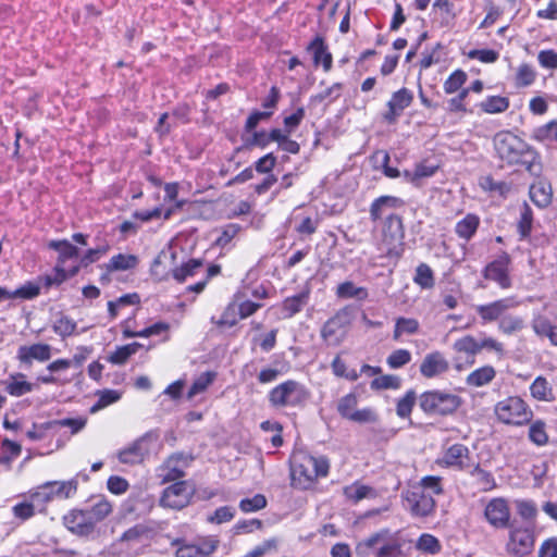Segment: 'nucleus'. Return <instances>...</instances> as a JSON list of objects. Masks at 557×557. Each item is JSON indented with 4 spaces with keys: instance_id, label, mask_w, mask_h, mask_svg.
<instances>
[{
    "instance_id": "nucleus-1",
    "label": "nucleus",
    "mask_w": 557,
    "mask_h": 557,
    "mask_svg": "<svg viewBox=\"0 0 557 557\" xmlns=\"http://www.w3.org/2000/svg\"><path fill=\"white\" fill-rule=\"evenodd\" d=\"M405 208V201L395 196H381L370 205V219L379 222L380 235L376 238L377 249L387 256L397 252L404 244L405 227L400 211Z\"/></svg>"
},
{
    "instance_id": "nucleus-52",
    "label": "nucleus",
    "mask_w": 557,
    "mask_h": 557,
    "mask_svg": "<svg viewBox=\"0 0 557 557\" xmlns=\"http://www.w3.org/2000/svg\"><path fill=\"white\" fill-rule=\"evenodd\" d=\"M453 348L457 352H463L467 355H476L479 354V345L478 341L472 335H466L459 339H457Z\"/></svg>"
},
{
    "instance_id": "nucleus-64",
    "label": "nucleus",
    "mask_w": 557,
    "mask_h": 557,
    "mask_svg": "<svg viewBox=\"0 0 557 557\" xmlns=\"http://www.w3.org/2000/svg\"><path fill=\"white\" fill-rule=\"evenodd\" d=\"M529 437L539 446L545 445L548 441V436L545 431V423L542 421H535L532 423L529 429Z\"/></svg>"
},
{
    "instance_id": "nucleus-24",
    "label": "nucleus",
    "mask_w": 557,
    "mask_h": 557,
    "mask_svg": "<svg viewBox=\"0 0 557 557\" xmlns=\"http://www.w3.org/2000/svg\"><path fill=\"white\" fill-rule=\"evenodd\" d=\"M79 272V265H72L69 269L65 267L54 265L52 273L46 274L40 277V282H42L44 287L47 289L52 286H60L66 280L77 275Z\"/></svg>"
},
{
    "instance_id": "nucleus-12",
    "label": "nucleus",
    "mask_w": 557,
    "mask_h": 557,
    "mask_svg": "<svg viewBox=\"0 0 557 557\" xmlns=\"http://www.w3.org/2000/svg\"><path fill=\"white\" fill-rule=\"evenodd\" d=\"M404 498L413 517H429L434 512L436 507V503L432 494L426 493L421 488H417L416 486L412 487V490L407 491L404 494Z\"/></svg>"
},
{
    "instance_id": "nucleus-4",
    "label": "nucleus",
    "mask_w": 557,
    "mask_h": 557,
    "mask_svg": "<svg viewBox=\"0 0 557 557\" xmlns=\"http://www.w3.org/2000/svg\"><path fill=\"white\" fill-rule=\"evenodd\" d=\"M310 394L306 386L297 381L288 380L269 392V403L274 408L302 407Z\"/></svg>"
},
{
    "instance_id": "nucleus-16",
    "label": "nucleus",
    "mask_w": 557,
    "mask_h": 557,
    "mask_svg": "<svg viewBox=\"0 0 557 557\" xmlns=\"http://www.w3.org/2000/svg\"><path fill=\"white\" fill-rule=\"evenodd\" d=\"M51 351L52 347L49 344L36 343L33 345H23L17 349L16 359L21 364L30 367L34 361H48L52 356Z\"/></svg>"
},
{
    "instance_id": "nucleus-35",
    "label": "nucleus",
    "mask_w": 557,
    "mask_h": 557,
    "mask_svg": "<svg viewBox=\"0 0 557 557\" xmlns=\"http://www.w3.org/2000/svg\"><path fill=\"white\" fill-rule=\"evenodd\" d=\"M531 138L539 143L557 141V120H553L532 131Z\"/></svg>"
},
{
    "instance_id": "nucleus-33",
    "label": "nucleus",
    "mask_w": 557,
    "mask_h": 557,
    "mask_svg": "<svg viewBox=\"0 0 557 557\" xmlns=\"http://www.w3.org/2000/svg\"><path fill=\"white\" fill-rule=\"evenodd\" d=\"M496 376V371L492 366H484L472 371L466 379L469 386L482 387L491 383Z\"/></svg>"
},
{
    "instance_id": "nucleus-46",
    "label": "nucleus",
    "mask_w": 557,
    "mask_h": 557,
    "mask_svg": "<svg viewBox=\"0 0 557 557\" xmlns=\"http://www.w3.org/2000/svg\"><path fill=\"white\" fill-rule=\"evenodd\" d=\"M416 392L412 389L407 391L404 397H401L397 401L396 413L398 417L405 419L409 418L412 411V408L417 401Z\"/></svg>"
},
{
    "instance_id": "nucleus-40",
    "label": "nucleus",
    "mask_w": 557,
    "mask_h": 557,
    "mask_svg": "<svg viewBox=\"0 0 557 557\" xmlns=\"http://www.w3.org/2000/svg\"><path fill=\"white\" fill-rule=\"evenodd\" d=\"M413 282L423 289H431L435 285L433 270L426 263H420L416 269Z\"/></svg>"
},
{
    "instance_id": "nucleus-5",
    "label": "nucleus",
    "mask_w": 557,
    "mask_h": 557,
    "mask_svg": "<svg viewBox=\"0 0 557 557\" xmlns=\"http://www.w3.org/2000/svg\"><path fill=\"white\" fill-rule=\"evenodd\" d=\"M400 531L391 532L388 529H382L357 545V550L364 554L366 549H371L381 545L376 552V557H399L401 556L403 543L399 537Z\"/></svg>"
},
{
    "instance_id": "nucleus-43",
    "label": "nucleus",
    "mask_w": 557,
    "mask_h": 557,
    "mask_svg": "<svg viewBox=\"0 0 557 557\" xmlns=\"http://www.w3.org/2000/svg\"><path fill=\"white\" fill-rule=\"evenodd\" d=\"M358 406V397L354 393H349L338 399L337 412L344 419L350 420Z\"/></svg>"
},
{
    "instance_id": "nucleus-19",
    "label": "nucleus",
    "mask_w": 557,
    "mask_h": 557,
    "mask_svg": "<svg viewBox=\"0 0 557 557\" xmlns=\"http://www.w3.org/2000/svg\"><path fill=\"white\" fill-rule=\"evenodd\" d=\"M148 436L144 435L117 453V459L124 465H137L144 461L149 453Z\"/></svg>"
},
{
    "instance_id": "nucleus-21",
    "label": "nucleus",
    "mask_w": 557,
    "mask_h": 557,
    "mask_svg": "<svg viewBox=\"0 0 557 557\" xmlns=\"http://www.w3.org/2000/svg\"><path fill=\"white\" fill-rule=\"evenodd\" d=\"M63 523L69 531L81 536H87L95 530L84 510L70 511L63 517Z\"/></svg>"
},
{
    "instance_id": "nucleus-51",
    "label": "nucleus",
    "mask_w": 557,
    "mask_h": 557,
    "mask_svg": "<svg viewBox=\"0 0 557 557\" xmlns=\"http://www.w3.org/2000/svg\"><path fill=\"white\" fill-rule=\"evenodd\" d=\"M202 263L199 260L191 259L186 263L182 264L180 268H176L173 271V277L182 283L187 277L194 276L199 268H201Z\"/></svg>"
},
{
    "instance_id": "nucleus-27",
    "label": "nucleus",
    "mask_w": 557,
    "mask_h": 557,
    "mask_svg": "<svg viewBox=\"0 0 557 557\" xmlns=\"http://www.w3.org/2000/svg\"><path fill=\"white\" fill-rule=\"evenodd\" d=\"M310 297V289L306 288L299 294L287 297L282 302V313L284 319H289L300 312L308 304Z\"/></svg>"
},
{
    "instance_id": "nucleus-61",
    "label": "nucleus",
    "mask_w": 557,
    "mask_h": 557,
    "mask_svg": "<svg viewBox=\"0 0 557 557\" xmlns=\"http://www.w3.org/2000/svg\"><path fill=\"white\" fill-rule=\"evenodd\" d=\"M331 366L336 376L345 377L349 381H356L360 376V373L356 370H347L345 362L338 356L334 358Z\"/></svg>"
},
{
    "instance_id": "nucleus-39",
    "label": "nucleus",
    "mask_w": 557,
    "mask_h": 557,
    "mask_svg": "<svg viewBox=\"0 0 557 557\" xmlns=\"http://www.w3.org/2000/svg\"><path fill=\"white\" fill-rule=\"evenodd\" d=\"M480 108L488 114L503 113L509 108V99L502 96H490L480 103Z\"/></svg>"
},
{
    "instance_id": "nucleus-62",
    "label": "nucleus",
    "mask_w": 557,
    "mask_h": 557,
    "mask_svg": "<svg viewBox=\"0 0 557 557\" xmlns=\"http://www.w3.org/2000/svg\"><path fill=\"white\" fill-rule=\"evenodd\" d=\"M411 360V354L407 349H397L394 350L388 357H387V364L392 369H399L407 363H409Z\"/></svg>"
},
{
    "instance_id": "nucleus-58",
    "label": "nucleus",
    "mask_w": 557,
    "mask_h": 557,
    "mask_svg": "<svg viewBox=\"0 0 557 557\" xmlns=\"http://www.w3.org/2000/svg\"><path fill=\"white\" fill-rule=\"evenodd\" d=\"M401 380L397 375L386 374L375 377L371 382L372 389H397L400 387Z\"/></svg>"
},
{
    "instance_id": "nucleus-48",
    "label": "nucleus",
    "mask_w": 557,
    "mask_h": 557,
    "mask_svg": "<svg viewBox=\"0 0 557 557\" xmlns=\"http://www.w3.org/2000/svg\"><path fill=\"white\" fill-rule=\"evenodd\" d=\"M280 541L276 537L264 540L259 545L255 546L244 557H263L265 555L275 553L277 550Z\"/></svg>"
},
{
    "instance_id": "nucleus-17",
    "label": "nucleus",
    "mask_w": 557,
    "mask_h": 557,
    "mask_svg": "<svg viewBox=\"0 0 557 557\" xmlns=\"http://www.w3.org/2000/svg\"><path fill=\"white\" fill-rule=\"evenodd\" d=\"M484 516L493 527L498 529L507 528L510 519V509L507 500L502 497L491 499L485 507Z\"/></svg>"
},
{
    "instance_id": "nucleus-3",
    "label": "nucleus",
    "mask_w": 557,
    "mask_h": 557,
    "mask_svg": "<svg viewBox=\"0 0 557 557\" xmlns=\"http://www.w3.org/2000/svg\"><path fill=\"white\" fill-rule=\"evenodd\" d=\"M418 404L428 416H448L460 407L461 398L447 391L431 389L418 397Z\"/></svg>"
},
{
    "instance_id": "nucleus-26",
    "label": "nucleus",
    "mask_w": 557,
    "mask_h": 557,
    "mask_svg": "<svg viewBox=\"0 0 557 557\" xmlns=\"http://www.w3.org/2000/svg\"><path fill=\"white\" fill-rule=\"evenodd\" d=\"M308 50L312 53L315 65L322 64L325 72L331 70L333 58L322 37L317 36L308 46Z\"/></svg>"
},
{
    "instance_id": "nucleus-7",
    "label": "nucleus",
    "mask_w": 557,
    "mask_h": 557,
    "mask_svg": "<svg viewBox=\"0 0 557 557\" xmlns=\"http://www.w3.org/2000/svg\"><path fill=\"white\" fill-rule=\"evenodd\" d=\"M497 419L505 424L523 425L532 420L533 412L528 404L518 396H510L495 406Z\"/></svg>"
},
{
    "instance_id": "nucleus-47",
    "label": "nucleus",
    "mask_w": 557,
    "mask_h": 557,
    "mask_svg": "<svg viewBox=\"0 0 557 557\" xmlns=\"http://www.w3.org/2000/svg\"><path fill=\"white\" fill-rule=\"evenodd\" d=\"M140 347L138 343H132L117 347L109 357V361L114 364H123L131 356L135 355Z\"/></svg>"
},
{
    "instance_id": "nucleus-25",
    "label": "nucleus",
    "mask_w": 557,
    "mask_h": 557,
    "mask_svg": "<svg viewBox=\"0 0 557 557\" xmlns=\"http://www.w3.org/2000/svg\"><path fill=\"white\" fill-rule=\"evenodd\" d=\"M48 248L58 252L55 264L59 267H65L69 261H74L78 258V248L66 239L50 240Z\"/></svg>"
},
{
    "instance_id": "nucleus-42",
    "label": "nucleus",
    "mask_w": 557,
    "mask_h": 557,
    "mask_svg": "<svg viewBox=\"0 0 557 557\" xmlns=\"http://www.w3.org/2000/svg\"><path fill=\"white\" fill-rule=\"evenodd\" d=\"M137 263L138 259L136 256L119 253L110 259L107 267L109 271H125L134 269Z\"/></svg>"
},
{
    "instance_id": "nucleus-37",
    "label": "nucleus",
    "mask_w": 557,
    "mask_h": 557,
    "mask_svg": "<svg viewBox=\"0 0 557 557\" xmlns=\"http://www.w3.org/2000/svg\"><path fill=\"white\" fill-rule=\"evenodd\" d=\"M345 497L354 503H358L368 497H374L375 492L372 487L355 482L343 490Z\"/></svg>"
},
{
    "instance_id": "nucleus-34",
    "label": "nucleus",
    "mask_w": 557,
    "mask_h": 557,
    "mask_svg": "<svg viewBox=\"0 0 557 557\" xmlns=\"http://www.w3.org/2000/svg\"><path fill=\"white\" fill-rule=\"evenodd\" d=\"M533 398L540 401H553L555 399L553 388L544 376H537L530 386Z\"/></svg>"
},
{
    "instance_id": "nucleus-2",
    "label": "nucleus",
    "mask_w": 557,
    "mask_h": 557,
    "mask_svg": "<svg viewBox=\"0 0 557 557\" xmlns=\"http://www.w3.org/2000/svg\"><path fill=\"white\" fill-rule=\"evenodd\" d=\"M497 157L509 165L519 164L535 176L542 172L540 153L525 140L509 131L497 133L493 138Z\"/></svg>"
},
{
    "instance_id": "nucleus-23",
    "label": "nucleus",
    "mask_w": 557,
    "mask_h": 557,
    "mask_svg": "<svg viewBox=\"0 0 557 557\" xmlns=\"http://www.w3.org/2000/svg\"><path fill=\"white\" fill-rule=\"evenodd\" d=\"M25 374L14 372L2 382L4 391L13 397H21L34 391V384L25 380Z\"/></svg>"
},
{
    "instance_id": "nucleus-44",
    "label": "nucleus",
    "mask_w": 557,
    "mask_h": 557,
    "mask_svg": "<svg viewBox=\"0 0 557 557\" xmlns=\"http://www.w3.org/2000/svg\"><path fill=\"white\" fill-rule=\"evenodd\" d=\"M419 331V322L412 318H398L395 323L393 338L398 341L403 334H416Z\"/></svg>"
},
{
    "instance_id": "nucleus-31",
    "label": "nucleus",
    "mask_w": 557,
    "mask_h": 557,
    "mask_svg": "<svg viewBox=\"0 0 557 557\" xmlns=\"http://www.w3.org/2000/svg\"><path fill=\"white\" fill-rule=\"evenodd\" d=\"M1 295L0 300H7V299H33L37 297L40 293V288L37 284L27 282L20 288H16L14 290H9L2 286H0Z\"/></svg>"
},
{
    "instance_id": "nucleus-49",
    "label": "nucleus",
    "mask_w": 557,
    "mask_h": 557,
    "mask_svg": "<svg viewBox=\"0 0 557 557\" xmlns=\"http://www.w3.org/2000/svg\"><path fill=\"white\" fill-rule=\"evenodd\" d=\"M238 318L237 304L232 302L225 308L219 320L212 318L211 321L221 327H232L237 323Z\"/></svg>"
},
{
    "instance_id": "nucleus-15",
    "label": "nucleus",
    "mask_w": 557,
    "mask_h": 557,
    "mask_svg": "<svg viewBox=\"0 0 557 557\" xmlns=\"http://www.w3.org/2000/svg\"><path fill=\"white\" fill-rule=\"evenodd\" d=\"M412 101L413 92L408 88L404 87L393 92L387 102V110L383 114V120L388 124L396 123L404 110L411 106Z\"/></svg>"
},
{
    "instance_id": "nucleus-20",
    "label": "nucleus",
    "mask_w": 557,
    "mask_h": 557,
    "mask_svg": "<svg viewBox=\"0 0 557 557\" xmlns=\"http://www.w3.org/2000/svg\"><path fill=\"white\" fill-rule=\"evenodd\" d=\"M157 475L161 483L177 482L185 475L183 459L181 456L173 455L168 458L157 470Z\"/></svg>"
},
{
    "instance_id": "nucleus-57",
    "label": "nucleus",
    "mask_w": 557,
    "mask_h": 557,
    "mask_svg": "<svg viewBox=\"0 0 557 557\" xmlns=\"http://www.w3.org/2000/svg\"><path fill=\"white\" fill-rule=\"evenodd\" d=\"M467 81V74L462 70L454 71L444 83L446 94L458 91Z\"/></svg>"
},
{
    "instance_id": "nucleus-53",
    "label": "nucleus",
    "mask_w": 557,
    "mask_h": 557,
    "mask_svg": "<svg viewBox=\"0 0 557 557\" xmlns=\"http://www.w3.org/2000/svg\"><path fill=\"white\" fill-rule=\"evenodd\" d=\"M417 488H421L426 493L433 495H442L444 493V488L442 485V478L435 475H426L420 480L419 486Z\"/></svg>"
},
{
    "instance_id": "nucleus-63",
    "label": "nucleus",
    "mask_w": 557,
    "mask_h": 557,
    "mask_svg": "<svg viewBox=\"0 0 557 557\" xmlns=\"http://www.w3.org/2000/svg\"><path fill=\"white\" fill-rule=\"evenodd\" d=\"M172 545L177 546L175 557H198L202 553L198 546L185 544L182 539L173 540Z\"/></svg>"
},
{
    "instance_id": "nucleus-18",
    "label": "nucleus",
    "mask_w": 557,
    "mask_h": 557,
    "mask_svg": "<svg viewBox=\"0 0 557 557\" xmlns=\"http://www.w3.org/2000/svg\"><path fill=\"white\" fill-rule=\"evenodd\" d=\"M449 370V362L441 351L428 354L421 364L420 373L426 379H433L445 374Z\"/></svg>"
},
{
    "instance_id": "nucleus-11",
    "label": "nucleus",
    "mask_w": 557,
    "mask_h": 557,
    "mask_svg": "<svg viewBox=\"0 0 557 557\" xmlns=\"http://www.w3.org/2000/svg\"><path fill=\"white\" fill-rule=\"evenodd\" d=\"M520 301L515 296L500 298L484 305H476L475 312L481 319L482 324L497 322L499 323L507 310L517 308Z\"/></svg>"
},
{
    "instance_id": "nucleus-50",
    "label": "nucleus",
    "mask_w": 557,
    "mask_h": 557,
    "mask_svg": "<svg viewBox=\"0 0 557 557\" xmlns=\"http://www.w3.org/2000/svg\"><path fill=\"white\" fill-rule=\"evenodd\" d=\"M308 465L311 467L313 476L317 480L318 478H325L330 471V461L324 456H310L307 455Z\"/></svg>"
},
{
    "instance_id": "nucleus-10",
    "label": "nucleus",
    "mask_w": 557,
    "mask_h": 557,
    "mask_svg": "<svg viewBox=\"0 0 557 557\" xmlns=\"http://www.w3.org/2000/svg\"><path fill=\"white\" fill-rule=\"evenodd\" d=\"M510 263V256L507 252H503L484 267L482 275L485 280L496 283L502 289H508L512 285L509 269Z\"/></svg>"
},
{
    "instance_id": "nucleus-28",
    "label": "nucleus",
    "mask_w": 557,
    "mask_h": 557,
    "mask_svg": "<svg viewBox=\"0 0 557 557\" xmlns=\"http://www.w3.org/2000/svg\"><path fill=\"white\" fill-rule=\"evenodd\" d=\"M89 521L92 522V528L95 529L96 524L106 519L112 512L111 503L106 499L103 496H98L95 498L94 504L84 509Z\"/></svg>"
},
{
    "instance_id": "nucleus-56",
    "label": "nucleus",
    "mask_w": 557,
    "mask_h": 557,
    "mask_svg": "<svg viewBox=\"0 0 557 557\" xmlns=\"http://www.w3.org/2000/svg\"><path fill=\"white\" fill-rule=\"evenodd\" d=\"M535 77H536V73H535L534 69L531 65L523 63L517 70L516 86L517 87L530 86L535 81Z\"/></svg>"
},
{
    "instance_id": "nucleus-30",
    "label": "nucleus",
    "mask_w": 557,
    "mask_h": 557,
    "mask_svg": "<svg viewBox=\"0 0 557 557\" xmlns=\"http://www.w3.org/2000/svg\"><path fill=\"white\" fill-rule=\"evenodd\" d=\"M529 193L531 200L540 208H546L552 202V186L547 182L539 181L532 184Z\"/></svg>"
},
{
    "instance_id": "nucleus-38",
    "label": "nucleus",
    "mask_w": 557,
    "mask_h": 557,
    "mask_svg": "<svg viewBox=\"0 0 557 557\" xmlns=\"http://www.w3.org/2000/svg\"><path fill=\"white\" fill-rule=\"evenodd\" d=\"M140 302V297L137 293L126 294L108 302V313L111 320H114L120 310L127 306H135Z\"/></svg>"
},
{
    "instance_id": "nucleus-59",
    "label": "nucleus",
    "mask_w": 557,
    "mask_h": 557,
    "mask_svg": "<svg viewBox=\"0 0 557 557\" xmlns=\"http://www.w3.org/2000/svg\"><path fill=\"white\" fill-rule=\"evenodd\" d=\"M532 210L527 203H524L521 209L520 220L518 223V231L522 238H525L530 235L532 228Z\"/></svg>"
},
{
    "instance_id": "nucleus-60",
    "label": "nucleus",
    "mask_w": 557,
    "mask_h": 557,
    "mask_svg": "<svg viewBox=\"0 0 557 557\" xmlns=\"http://www.w3.org/2000/svg\"><path fill=\"white\" fill-rule=\"evenodd\" d=\"M343 85L341 83H335L325 90L311 96V102L320 103L326 99H330V102L335 101L342 95Z\"/></svg>"
},
{
    "instance_id": "nucleus-6",
    "label": "nucleus",
    "mask_w": 557,
    "mask_h": 557,
    "mask_svg": "<svg viewBox=\"0 0 557 557\" xmlns=\"http://www.w3.org/2000/svg\"><path fill=\"white\" fill-rule=\"evenodd\" d=\"M78 482L76 479L69 481H50L36 487L29 495L37 508L41 510L53 499H66L77 492Z\"/></svg>"
},
{
    "instance_id": "nucleus-14",
    "label": "nucleus",
    "mask_w": 557,
    "mask_h": 557,
    "mask_svg": "<svg viewBox=\"0 0 557 557\" xmlns=\"http://www.w3.org/2000/svg\"><path fill=\"white\" fill-rule=\"evenodd\" d=\"M348 324V313L339 311L329 319L321 330V336L329 346H337L343 342L345 326Z\"/></svg>"
},
{
    "instance_id": "nucleus-32",
    "label": "nucleus",
    "mask_w": 557,
    "mask_h": 557,
    "mask_svg": "<svg viewBox=\"0 0 557 557\" xmlns=\"http://www.w3.org/2000/svg\"><path fill=\"white\" fill-rule=\"evenodd\" d=\"M467 472L475 480L476 485L483 492H490L497 486L494 475L481 468L479 462L474 461L473 467Z\"/></svg>"
},
{
    "instance_id": "nucleus-22",
    "label": "nucleus",
    "mask_w": 557,
    "mask_h": 557,
    "mask_svg": "<svg viewBox=\"0 0 557 557\" xmlns=\"http://www.w3.org/2000/svg\"><path fill=\"white\" fill-rule=\"evenodd\" d=\"M290 474L293 484L302 490L309 488L315 481L312 469L308 465L307 455L293 465Z\"/></svg>"
},
{
    "instance_id": "nucleus-36",
    "label": "nucleus",
    "mask_w": 557,
    "mask_h": 557,
    "mask_svg": "<svg viewBox=\"0 0 557 557\" xmlns=\"http://www.w3.org/2000/svg\"><path fill=\"white\" fill-rule=\"evenodd\" d=\"M525 326L524 320L519 315L506 314L504 313L499 323L497 324V329L500 333L505 335H512L518 332H521Z\"/></svg>"
},
{
    "instance_id": "nucleus-13",
    "label": "nucleus",
    "mask_w": 557,
    "mask_h": 557,
    "mask_svg": "<svg viewBox=\"0 0 557 557\" xmlns=\"http://www.w3.org/2000/svg\"><path fill=\"white\" fill-rule=\"evenodd\" d=\"M534 546V535L528 528H515L509 533V541L506 545L507 552L513 556H525Z\"/></svg>"
},
{
    "instance_id": "nucleus-45",
    "label": "nucleus",
    "mask_w": 557,
    "mask_h": 557,
    "mask_svg": "<svg viewBox=\"0 0 557 557\" xmlns=\"http://www.w3.org/2000/svg\"><path fill=\"white\" fill-rule=\"evenodd\" d=\"M437 171V165L428 164L425 162L416 165L414 171H405L404 176L408 182L416 183L421 178L431 177Z\"/></svg>"
},
{
    "instance_id": "nucleus-55",
    "label": "nucleus",
    "mask_w": 557,
    "mask_h": 557,
    "mask_svg": "<svg viewBox=\"0 0 557 557\" xmlns=\"http://www.w3.org/2000/svg\"><path fill=\"white\" fill-rule=\"evenodd\" d=\"M213 380H214V374L211 372H205V373L200 374L191 384V386L187 393V398L191 399L196 395L205 392L208 388V386L213 382Z\"/></svg>"
},
{
    "instance_id": "nucleus-29",
    "label": "nucleus",
    "mask_w": 557,
    "mask_h": 557,
    "mask_svg": "<svg viewBox=\"0 0 557 557\" xmlns=\"http://www.w3.org/2000/svg\"><path fill=\"white\" fill-rule=\"evenodd\" d=\"M479 226L480 218L476 214L468 213L456 223L455 233L459 238L469 242L475 235Z\"/></svg>"
},
{
    "instance_id": "nucleus-8",
    "label": "nucleus",
    "mask_w": 557,
    "mask_h": 557,
    "mask_svg": "<svg viewBox=\"0 0 557 557\" xmlns=\"http://www.w3.org/2000/svg\"><path fill=\"white\" fill-rule=\"evenodd\" d=\"M474 459L470 449L460 443L453 444L443 449L436 459V465L441 468L455 471L467 472L473 467Z\"/></svg>"
},
{
    "instance_id": "nucleus-41",
    "label": "nucleus",
    "mask_w": 557,
    "mask_h": 557,
    "mask_svg": "<svg viewBox=\"0 0 557 557\" xmlns=\"http://www.w3.org/2000/svg\"><path fill=\"white\" fill-rule=\"evenodd\" d=\"M416 548L424 554L436 555L442 550V544L434 535L423 533L418 539Z\"/></svg>"
},
{
    "instance_id": "nucleus-54",
    "label": "nucleus",
    "mask_w": 557,
    "mask_h": 557,
    "mask_svg": "<svg viewBox=\"0 0 557 557\" xmlns=\"http://www.w3.org/2000/svg\"><path fill=\"white\" fill-rule=\"evenodd\" d=\"M265 506H267V498L262 494H256L251 498H243L239 502V509L245 513L259 511V510L265 508Z\"/></svg>"
},
{
    "instance_id": "nucleus-9",
    "label": "nucleus",
    "mask_w": 557,
    "mask_h": 557,
    "mask_svg": "<svg viewBox=\"0 0 557 557\" xmlns=\"http://www.w3.org/2000/svg\"><path fill=\"white\" fill-rule=\"evenodd\" d=\"M195 494V488L187 481H177L165 487L159 499L163 508L181 510L187 507Z\"/></svg>"
}]
</instances>
